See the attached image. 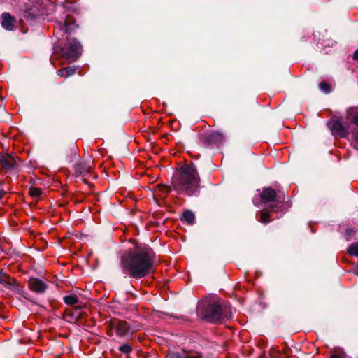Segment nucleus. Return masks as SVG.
<instances>
[{"label":"nucleus","instance_id":"obj_1","mask_svg":"<svg viewBox=\"0 0 358 358\" xmlns=\"http://www.w3.org/2000/svg\"><path fill=\"white\" fill-rule=\"evenodd\" d=\"M198 315L209 322L215 323L231 317L230 304L217 297L205 299L197 307Z\"/></svg>","mask_w":358,"mask_h":358},{"label":"nucleus","instance_id":"obj_2","mask_svg":"<svg viewBox=\"0 0 358 358\" xmlns=\"http://www.w3.org/2000/svg\"><path fill=\"white\" fill-rule=\"evenodd\" d=\"M152 265L150 256L144 251L131 255L122 260L124 270L136 278H142L151 272Z\"/></svg>","mask_w":358,"mask_h":358},{"label":"nucleus","instance_id":"obj_3","mask_svg":"<svg viewBox=\"0 0 358 358\" xmlns=\"http://www.w3.org/2000/svg\"><path fill=\"white\" fill-rule=\"evenodd\" d=\"M173 185L175 188L185 192L187 194H193L199 185V177L193 165L182 166L174 174Z\"/></svg>","mask_w":358,"mask_h":358},{"label":"nucleus","instance_id":"obj_4","mask_svg":"<svg viewBox=\"0 0 358 358\" xmlns=\"http://www.w3.org/2000/svg\"><path fill=\"white\" fill-rule=\"evenodd\" d=\"M350 123L343 122L340 117L332 118L328 122V127L333 135L341 137H346L349 134Z\"/></svg>","mask_w":358,"mask_h":358},{"label":"nucleus","instance_id":"obj_5","mask_svg":"<svg viewBox=\"0 0 358 358\" xmlns=\"http://www.w3.org/2000/svg\"><path fill=\"white\" fill-rule=\"evenodd\" d=\"M81 46L78 41L76 40L69 41L68 43L67 50L65 52L67 58H74L76 57L80 50Z\"/></svg>","mask_w":358,"mask_h":358},{"label":"nucleus","instance_id":"obj_6","mask_svg":"<svg viewBox=\"0 0 358 358\" xmlns=\"http://www.w3.org/2000/svg\"><path fill=\"white\" fill-rule=\"evenodd\" d=\"M29 283L32 291H43L46 289H52L50 285H47L36 278H31Z\"/></svg>","mask_w":358,"mask_h":358},{"label":"nucleus","instance_id":"obj_7","mask_svg":"<svg viewBox=\"0 0 358 358\" xmlns=\"http://www.w3.org/2000/svg\"><path fill=\"white\" fill-rule=\"evenodd\" d=\"M0 163L6 169H11L17 165L15 158L9 154H4L1 156Z\"/></svg>","mask_w":358,"mask_h":358},{"label":"nucleus","instance_id":"obj_8","mask_svg":"<svg viewBox=\"0 0 358 358\" xmlns=\"http://www.w3.org/2000/svg\"><path fill=\"white\" fill-rule=\"evenodd\" d=\"M115 329L116 334L119 336H124L129 334V330H130V327L127 322H126L124 321H120V322H118L115 325Z\"/></svg>","mask_w":358,"mask_h":358},{"label":"nucleus","instance_id":"obj_9","mask_svg":"<svg viewBox=\"0 0 358 358\" xmlns=\"http://www.w3.org/2000/svg\"><path fill=\"white\" fill-rule=\"evenodd\" d=\"M0 283L3 284L6 289H16L15 282L7 274L0 272Z\"/></svg>","mask_w":358,"mask_h":358},{"label":"nucleus","instance_id":"obj_10","mask_svg":"<svg viewBox=\"0 0 358 358\" xmlns=\"http://www.w3.org/2000/svg\"><path fill=\"white\" fill-rule=\"evenodd\" d=\"M172 358H202L200 353L194 351H182L173 353Z\"/></svg>","mask_w":358,"mask_h":358},{"label":"nucleus","instance_id":"obj_11","mask_svg":"<svg viewBox=\"0 0 358 358\" xmlns=\"http://www.w3.org/2000/svg\"><path fill=\"white\" fill-rule=\"evenodd\" d=\"M275 197V192L271 188L264 189L261 194V198L265 202L274 201Z\"/></svg>","mask_w":358,"mask_h":358},{"label":"nucleus","instance_id":"obj_12","mask_svg":"<svg viewBox=\"0 0 358 358\" xmlns=\"http://www.w3.org/2000/svg\"><path fill=\"white\" fill-rule=\"evenodd\" d=\"M64 301L67 305L75 306L78 308H83V304L79 302L78 298L75 294L65 296Z\"/></svg>","mask_w":358,"mask_h":358},{"label":"nucleus","instance_id":"obj_13","mask_svg":"<svg viewBox=\"0 0 358 358\" xmlns=\"http://www.w3.org/2000/svg\"><path fill=\"white\" fill-rule=\"evenodd\" d=\"M2 26L7 30H11L13 28V18L11 16L5 13L2 15Z\"/></svg>","mask_w":358,"mask_h":358},{"label":"nucleus","instance_id":"obj_14","mask_svg":"<svg viewBox=\"0 0 358 358\" xmlns=\"http://www.w3.org/2000/svg\"><path fill=\"white\" fill-rule=\"evenodd\" d=\"M350 255L358 257V243H354L348 249Z\"/></svg>","mask_w":358,"mask_h":358},{"label":"nucleus","instance_id":"obj_15","mask_svg":"<svg viewBox=\"0 0 358 358\" xmlns=\"http://www.w3.org/2000/svg\"><path fill=\"white\" fill-rule=\"evenodd\" d=\"M194 215L192 212L189 210H187L184 212L183 213V218L188 222V223H193L194 220Z\"/></svg>","mask_w":358,"mask_h":358},{"label":"nucleus","instance_id":"obj_16","mask_svg":"<svg viewBox=\"0 0 358 358\" xmlns=\"http://www.w3.org/2000/svg\"><path fill=\"white\" fill-rule=\"evenodd\" d=\"M353 110H349L348 111V116L352 120V122L358 126V113H353Z\"/></svg>","mask_w":358,"mask_h":358},{"label":"nucleus","instance_id":"obj_17","mask_svg":"<svg viewBox=\"0 0 358 358\" xmlns=\"http://www.w3.org/2000/svg\"><path fill=\"white\" fill-rule=\"evenodd\" d=\"M210 140L212 142H217L223 140V136L219 132H214L210 134Z\"/></svg>","mask_w":358,"mask_h":358},{"label":"nucleus","instance_id":"obj_18","mask_svg":"<svg viewBox=\"0 0 358 358\" xmlns=\"http://www.w3.org/2000/svg\"><path fill=\"white\" fill-rule=\"evenodd\" d=\"M131 346L128 343H125L119 348V350L124 354H129V352H131Z\"/></svg>","mask_w":358,"mask_h":358},{"label":"nucleus","instance_id":"obj_19","mask_svg":"<svg viewBox=\"0 0 358 358\" xmlns=\"http://www.w3.org/2000/svg\"><path fill=\"white\" fill-rule=\"evenodd\" d=\"M41 191L40 189L36 187H31L29 189V194L33 197H38L40 196Z\"/></svg>","mask_w":358,"mask_h":358},{"label":"nucleus","instance_id":"obj_20","mask_svg":"<svg viewBox=\"0 0 358 358\" xmlns=\"http://www.w3.org/2000/svg\"><path fill=\"white\" fill-rule=\"evenodd\" d=\"M320 87L321 90H322L324 92L328 93L330 91V86L328 83L325 82H322L320 83Z\"/></svg>","mask_w":358,"mask_h":358},{"label":"nucleus","instance_id":"obj_21","mask_svg":"<svg viewBox=\"0 0 358 358\" xmlns=\"http://www.w3.org/2000/svg\"><path fill=\"white\" fill-rule=\"evenodd\" d=\"M268 213L266 211H262L261 213V220L262 222L266 223L268 220Z\"/></svg>","mask_w":358,"mask_h":358},{"label":"nucleus","instance_id":"obj_22","mask_svg":"<svg viewBox=\"0 0 358 358\" xmlns=\"http://www.w3.org/2000/svg\"><path fill=\"white\" fill-rule=\"evenodd\" d=\"M330 358H347V355L344 352H339L332 355Z\"/></svg>","mask_w":358,"mask_h":358},{"label":"nucleus","instance_id":"obj_23","mask_svg":"<svg viewBox=\"0 0 358 358\" xmlns=\"http://www.w3.org/2000/svg\"><path fill=\"white\" fill-rule=\"evenodd\" d=\"M65 69H66V77L73 75L76 72V69L73 68V67H69V68H67Z\"/></svg>","mask_w":358,"mask_h":358},{"label":"nucleus","instance_id":"obj_24","mask_svg":"<svg viewBox=\"0 0 358 358\" xmlns=\"http://www.w3.org/2000/svg\"><path fill=\"white\" fill-rule=\"evenodd\" d=\"M353 58L355 60H358V49L355 52Z\"/></svg>","mask_w":358,"mask_h":358},{"label":"nucleus","instance_id":"obj_25","mask_svg":"<svg viewBox=\"0 0 358 358\" xmlns=\"http://www.w3.org/2000/svg\"><path fill=\"white\" fill-rule=\"evenodd\" d=\"M6 192L3 190H0V199L4 196Z\"/></svg>","mask_w":358,"mask_h":358},{"label":"nucleus","instance_id":"obj_26","mask_svg":"<svg viewBox=\"0 0 358 358\" xmlns=\"http://www.w3.org/2000/svg\"><path fill=\"white\" fill-rule=\"evenodd\" d=\"M66 72V69H61L59 71V76H63L64 73Z\"/></svg>","mask_w":358,"mask_h":358},{"label":"nucleus","instance_id":"obj_27","mask_svg":"<svg viewBox=\"0 0 358 358\" xmlns=\"http://www.w3.org/2000/svg\"><path fill=\"white\" fill-rule=\"evenodd\" d=\"M162 190H163L164 192H169V187H162Z\"/></svg>","mask_w":358,"mask_h":358},{"label":"nucleus","instance_id":"obj_28","mask_svg":"<svg viewBox=\"0 0 358 358\" xmlns=\"http://www.w3.org/2000/svg\"><path fill=\"white\" fill-rule=\"evenodd\" d=\"M90 166H87L85 169V171L86 172H90Z\"/></svg>","mask_w":358,"mask_h":358},{"label":"nucleus","instance_id":"obj_29","mask_svg":"<svg viewBox=\"0 0 358 358\" xmlns=\"http://www.w3.org/2000/svg\"><path fill=\"white\" fill-rule=\"evenodd\" d=\"M282 358H283V357H282Z\"/></svg>","mask_w":358,"mask_h":358}]
</instances>
